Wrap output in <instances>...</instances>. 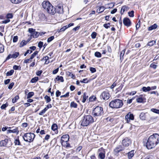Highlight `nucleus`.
<instances>
[{"label": "nucleus", "mask_w": 159, "mask_h": 159, "mask_svg": "<svg viewBox=\"0 0 159 159\" xmlns=\"http://www.w3.org/2000/svg\"><path fill=\"white\" fill-rule=\"evenodd\" d=\"M93 117L90 115L84 116L80 121L81 125L84 127L87 126L94 122Z\"/></svg>", "instance_id": "obj_1"}, {"label": "nucleus", "mask_w": 159, "mask_h": 159, "mask_svg": "<svg viewBox=\"0 0 159 159\" xmlns=\"http://www.w3.org/2000/svg\"><path fill=\"white\" fill-rule=\"evenodd\" d=\"M43 7L49 14H53L54 7L48 1H44L42 3Z\"/></svg>", "instance_id": "obj_2"}, {"label": "nucleus", "mask_w": 159, "mask_h": 159, "mask_svg": "<svg viewBox=\"0 0 159 159\" xmlns=\"http://www.w3.org/2000/svg\"><path fill=\"white\" fill-rule=\"evenodd\" d=\"M123 105L122 100L116 99L112 101L109 104V106L112 108H119L121 107Z\"/></svg>", "instance_id": "obj_3"}, {"label": "nucleus", "mask_w": 159, "mask_h": 159, "mask_svg": "<svg viewBox=\"0 0 159 159\" xmlns=\"http://www.w3.org/2000/svg\"><path fill=\"white\" fill-rule=\"evenodd\" d=\"M104 111L103 108L99 106L96 107L92 111V114L94 117H99L103 115Z\"/></svg>", "instance_id": "obj_4"}, {"label": "nucleus", "mask_w": 159, "mask_h": 159, "mask_svg": "<svg viewBox=\"0 0 159 159\" xmlns=\"http://www.w3.org/2000/svg\"><path fill=\"white\" fill-rule=\"evenodd\" d=\"M35 137V134L31 133H25L23 136V138L24 140L29 143L33 141Z\"/></svg>", "instance_id": "obj_5"}, {"label": "nucleus", "mask_w": 159, "mask_h": 159, "mask_svg": "<svg viewBox=\"0 0 159 159\" xmlns=\"http://www.w3.org/2000/svg\"><path fill=\"white\" fill-rule=\"evenodd\" d=\"M69 139V135L67 134L63 135L61 138V143L63 146L69 147H70V144L68 143Z\"/></svg>", "instance_id": "obj_6"}, {"label": "nucleus", "mask_w": 159, "mask_h": 159, "mask_svg": "<svg viewBox=\"0 0 159 159\" xmlns=\"http://www.w3.org/2000/svg\"><path fill=\"white\" fill-rule=\"evenodd\" d=\"M148 139L154 144H155L156 146L159 143V135L157 134L151 135Z\"/></svg>", "instance_id": "obj_7"}, {"label": "nucleus", "mask_w": 159, "mask_h": 159, "mask_svg": "<svg viewBox=\"0 0 159 159\" xmlns=\"http://www.w3.org/2000/svg\"><path fill=\"white\" fill-rule=\"evenodd\" d=\"M55 11L53 13V14L56 12L59 14H62L63 13V8L62 6L59 5H57L56 8H54Z\"/></svg>", "instance_id": "obj_8"}, {"label": "nucleus", "mask_w": 159, "mask_h": 159, "mask_svg": "<svg viewBox=\"0 0 159 159\" xmlns=\"http://www.w3.org/2000/svg\"><path fill=\"white\" fill-rule=\"evenodd\" d=\"M98 157L101 159H104L105 157V151L102 148H99L98 150Z\"/></svg>", "instance_id": "obj_9"}, {"label": "nucleus", "mask_w": 159, "mask_h": 159, "mask_svg": "<svg viewBox=\"0 0 159 159\" xmlns=\"http://www.w3.org/2000/svg\"><path fill=\"white\" fill-rule=\"evenodd\" d=\"M110 95L108 92L107 91L103 92L100 96L101 98L104 100H107L110 97Z\"/></svg>", "instance_id": "obj_10"}, {"label": "nucleus", "mask_w": 159, "mask_h": 159, "mask_svg": "<svg viewBox=\"0 0 159 159\" xmlns=\"http://www.w3.org/2000/svg\"><path fill=\"white\" fill-rule=\"evenodd\" d=\"M131 143L130 139L128 138H125L122 141L123 146L125 147L129 146Z\"/></svg>", "instance_id": "obj_11"}, {"label": "nucleus", "mask_w": 159, "mask_h": 159, "mask_svg": "<svg viewBox=\"0 0 159 159\" xmlns=\"http://www.w3.org/2000/svg\"><path fill=\"white\" fill-rule=\"evenodd\" d=\"M156 144H154L151 141L148 139L147 142L146 143V147L148 149H151L155 147Z\"/></svg>", "instance_id": "obj_12"}, {"label": "nucleus", "mask_w": 159, "mask_h": 159, "mask_svg": "<svg viewBox=\"0 0 159 159\" xmlns=\"http://www.w3.org/2000/svg\"><path fill=\"white\" fill-rule=\"evenodd\" d=\"M134 119V116L130 112L129 113L125 116V119L126 120L127 123H129L130 120H133Z\"/></svg>", "instance_id": "obj_13"}, {"label": "nucleus", "mask_w": 159, "mask_h": 159, "mask_svg": "<svg viewBox=\"0 0 159 159\" xmlns=\"http://www.w3.org/2000/svg\"><path fill=\"white\" fill-rule=\"evenodd\" d=\"M124 24L127 27L130 26L131 25V22L129 18L125 17L123 20Z\"/></svg>", "instance_id": "obj_14"}, {"label": "nucleus", "mask_w": 159, "mask_h": 159, "mask_svg": "<svg viewBox=\"0 0 159 159\" xmlns=\"http://www.w3.org/2000/svg\"><path fill=\"white\" fill-rule=\"evenodd\" d=\"M123 150L122 147L120 145L117 146L114 149V152L115 154H116L119 152Z\"/></svg>", "instance_id": "obj_15"}, {"label": "nucleus", "mask_w": 159, "mask_h": 159, "mask_svg": "<svg viewBox=\"0 0 159 159\" xmlns=\"http://www.w3.org/2000/svg\"><path fill=\"white\" fill-rule=\"evenodd\" d=\"M7 133L9 134L11 133H16L17 134H18L19 132V131L18 130V129L17 127L15 129H8L7 130Z\"/></svg>", "instance_id": "obj_16"}, {"label": "nucleus", "mask_w": 159, "mask_h": 159, "mask_svg": "<svg viewBox=\"0 0 159 159\" xmlns=\"http://www.w3.org/2000/svg\"><path fill=\"white\" fill-rule=\"evenodd\" d=\"M89 96L87 93L85 92L84 93L83 95H82L80 100H81V98H83L82 100V101L84 103L87 99L88 98Z\"/></svg>", "instance_id": "obj_17"}, {"label": "nucleus", "mask_w": 159, "mask_h": 159, "mask_svg": "<svg viewBox=\"0 0 159 159\" xmlns=\"http://www.w3.org/2000/svg\"><path fill=\"white\" fill-rule=\"evenodd\" d=\"M146 99L144 97L140 96L138 98L136 99V101L138 103H142L145 101Z\"/></svg>", "instance_id": "obj_18"}, {"label": "nucleus", "mask_w": 159, "mask_h": 159, "mask_svg": "<svg viewBox=\"0 0 159 159\" xmlns=\"http://www.w3.org/2000/svg\"><path fill=\"white\" fill-rule=\"evenodd\" d=\"M8 141V139L1 141L0 142V145L1 146H6Z\"/></svg>", "instance_id": "obj_19"}, {"label": "nucleus", "mask_w": 159, "mask_h": 159, "mask_svg": "<svg viewBox=\"0 0 159 159\" xmlns=\"http://www.w3.org/2000/svg\"><path fill=\"white\" fill-rule=\"evenodd\" d=\"M134 151L132 150L128 153V157L129 159H131L134 155Z\"/></svg>", "instance_id": "obj_20"}, {"label": "nucleus", "mask_w": 159, "mask_h": 159, "mask_svg": "<svg viewBox=\"0 0 159 159\" xmlns=\"http://www.w3.org/2000/svg\"><path fill=\"white\" fill-rule=\"evenodd\" d=\"M129 7H127L126 6H124L122 7L120 13L121 14H123L124 12L125 11H127L128 10Z\"/></svg>", "instance_id": "obj_21"}, {"label": "nucleus", "mask_w": 159, "mask_h": 159, "mask_svg": "<svg viewBox=\"0 0 159 159\" xmlns=\"http://www.w3.org/2000/svg\"><path fill=\"white\" fill-rule=\"evenodd\" d=\"M39 34L40 33L38 32L34 31L31 34V36L32 37L34 38H37L39 36Z\"/></svg>", "instance_id": "obj_22"}, {"label": "nucleus", "mask_w": 159, "mask_h": 159, "mask_svg": "<svg viewBox=\"0 0 159 159\" xmlns=\"http://www.w3.org/2000/svg\"><path fill=\"white\" fill-rule=\"evenodd\" d=\"M157 27V25L156 24H154L153 25L151 26L148 28V30L149 31L155 29Z\"/></svg>", "instance_id": "obj_23"}, {"label": "nucleus", "mask_w": 159, "mask_h": 159, "mask_svg": "<svg viewBox=\"0 0 159 159\" xmlns=\"http://www.w3.org/2000/svg\"><path fill=\"white\" fill-rule=\"evenodd\" d=\"M56 80L57 81H60L61 82H63L64 81V80L63 79V78L62 76H59L58 75L57 77L55 78V80Z\"/></svg>", "instance_id": "obj_24"}, {"label": "nucleus", "mask_w": 159, "mask_h": 159, "mask_svg": "<svg viewBox=\"0 0 159 159\" xmlns=\"http://www.w3.org/2000/svg\"><path fill=\"white\" fill-rule=\"evenodd\" d=\"M139 117L141 120H145L146 117L145 113L143 112L141 113L139 115Z\"/></svg>", "instance_id": "obj_25"}, {"label": "nucleus", "mask_w": 159, "mask_h": 159, "mask_svg": "<svg viewBox=\"0 0 159 159\" xmlns=\"http://www.w3.org/2000/svg\"><path fill=\"white\" fill-rule=\"evenodd\" d=\"M105 7L104 6H101L97 10V11H99V13H100L102 12L105 9Z\"/></svg>", "instance_id": "obj_26"}, {"label": "nucleus", "mask_w": 159, "mask_h": 159, "mask_svg": "<svg viewBox=\"0 0 159 159\" xmlns=\"http://www.w3.org/2000/svg\"><path fill=\"white\" fill-rule=\"evenodd\" d=\"M125 50L124 49L121 52L120 54V60H121V61H122L123 60V56L125 54Z\"/></svg>", "instance_id": "obj_27"}, {"label": "nucleus", "mask_w": 159, "mask_h": 159, "mask_svg": "<svg viewBox=\"0 0 159 159\" xmlns=\"http://www.w3.org/2000/svg\"><path fill=\"white\" fill-rule=\"evenodd\" d=\"M142 90L144 92H147L150 90V87L148 86L146 87H143L142 88Z\"/></svg>", "instance_id": "obj_28"}, {"label": "nucleus", "mask_w": 159, "mask_h": 159, "mask_svg": "<svg viewBox=\"0 0 159 159\" xmlns=\"http://www.w3.org/2000/svg\"><path fill=\"white\" fill-rule=\"evenodd\" d=\"M27 44L26 41L24 40H23L20 43L19 47L21 48Z\"/></svg>", "instance_id": "obj_29"}, {"label": "nucleus", "mask_w": 159, "mask_h": 159, "mask_svg": "<svg viewBox=\"0 0 159 159\" xmlns=\"http://www.w3.org/2000/svg\"><path fill=\"white\" fill-rule=\"evenodd\" d=\"M51 129L53 131H55L57 129V125L56 124H53L51 126Z\"/></svg>", "instance_id": "obj_30"}, {"label": "nucleus", "mask_w": 159, "mask_h": 159, "mask_svg": "<svg viewBox=\"0 0 159 159\" xmlns=\"http://www.w3.org/2000/svg\"><path fill=\"white\" fill-rule=\"evenodd\" d=\"M34 93L33 92H30L27 94V98H30L34 95Z\"/></svg>", "instance_id": "obj_31"}, {"label": "nucleus", "mask_w": 159, "mask_h": 159, "mask_svg": "<svg viewBox=\"0 0 159 159\" xmlns=\"http://www.w3.org/2000/svg\"><path fill=\"white\" fill-rule=\"evenodd\" d=\"M19 98V97L18 95H16L15 97L14 98L12 99V102L13 103H15L17 101Z\"/></svg>", "instance_id": "obj_32"}, {"label": "nucleus", "mask_w": 159, "mask_h": 159, "mask_svg": "<svg viewBox=\"0 0 159 159\" xmlns=\"http://www.w3.org/2000/svg\"><path fill=\"white\" fill-rule=\"evenodd\" d=\"M44 98L45 100L47 103H48L50 102L51 101V99L50 97L47 95H46L45 96Z\"/></svg>", "instance_id": "obj_33"}, {"label": "nucleus", "mask_w": 159, "mask_h": 159, "mask_svg": "<svg viewBox=\"0 0 159 159\" xmlns=\"http://www.w3.org/2000/svg\"><path fill=\"white\" fill-rule=\"evenodd\" d=\"M14 70H11L10 71H8L6 73L7 76L11 75L13 73Z\"/></svg>", "instance_id": "obj_34"}, {"label": "nucleus", "mask_w": 159, "mask_h": 159, "mask_svg": "<svg viewBox=\"0 0 159 159\" xmlns=\"http://www.w3.org/2000/svg\"><path fill=\"white\" fill-rule=\"evenodd\" d=\"M11 2L15 4H18L20 3L22 0H10Z\"/></svg>", "instance_id": "obj_35"}, {"label": "nucleus", "mask_w": 159, "mask_h": 159, "mask_svg": "<svg viewBox=\"0 0 159 159\" xmlns=\"http://www.w3.org/2000/svg\"><path fill=\"white\" fill-rule=\"evenodd\" d=\"M38 51H35L31 55L30 57V59H32L36 56V55L38 54Z\"/></svg>", "instance_id": "obj_36"}, {"label": "nucleus", "mask_w": 159, "mask_h": 159, "mask_svg": "<svg viewBox=\"0 0 159 159\" xmlns=\"http://www.w3.org/2000/svg\"><path fill=\"white\" fill-rule=\"evenodd\" d=\"M49 58V57L48 56H46L45 57H44L43 58V60H44L45 61V63L46 64H48L49 63V61H48V60Z\"/></svg>", "instance_id": "obj_37"}, {"label": "nucleus", "mask_w": 159, "mask_h": 159, "mask_svg": "<svg viewBox=\"0 0 159 159\" xmlns=\"http://www.w3.org/2000/svg\"><path fill=\"white\" fill-rule=\"evenodd\" d=\"M8 103L7 102L5 104L2 105L1 107V108L2 109H5L8 106Z\"/></svg>", "instance_id": "obj_38"}, {"label": "nucleus", "mask_w": 159, "mask_h": 159, "mask_svg": "<svg viewBox=\"0 0 159 159\" xmlns=\"http://www.w3.org/2000/svg\"><path fill=\"white\" fill-rule=\"evenodd\" d=\"M38 80V77H35L33 78L31 80V82L32 83H34L36 82Z\"/></svg>", "instance_id": "obj_39"}, {"label": "nucleus", "mask_w": 159, "mask_h": 159, "mask_svg": "<svg viewBox=\"0 0 159 159\" xmlns=\"http://www.w3.org/2000/svg\"><path fill=\"white\" fill-rule=\"evenodd\" d=\"M4 50V46L1 44H0V53L3 52Z\"/></svg>", "instance_id": "obj_40"}, {"label": "nucleus", "mask_w": 159, "mask_h": 159, "mask_svg": "<svg viewBox=\"0 0 159 159\" xmlns=\"http://www.w3.org/2000/svg\"><path fill=\"white\" fill-rule=\"evenodd\" d=\"M95 56L98 57H101V54L100 52H96L95 53Z\"/></svg>", "instance_id": "obj_41"}, {"label": "nucleus", "mask_w": 159, "mask_h": 159, "mask_svg": "<svg viewBox=\"0 0 159 159\" xmlns=\"http://www.w3.org/2000/svg\"><path fill=\"white\" fill-rule=\"evenodd\" d=\"M70 106L71 107H73L74 108H76L77 107V104L75 102H73L70 103Z\"/></svg>", "instance_id": "obj_42"}, {"label": "nucleus", "mask_w": 159, "mask_h": 159, "mask_svg": "<svg viewBox=\"0 0 159 159\" xmlns=\"http://www.w3.org/2000/svg\"><path fill=\"white\" fill-rule=\"evenodd\" d=\"M13 17V15L12 13H8L6 15V18L8 19L12 18Z\"/></svg>", "instance_id": "obj_43"}, {"label": "nucleus", "mask_w": 159, "mask_h": 159, "mask_svg": "<svg viewBox=\"0 0 159 159\" xmlns=\"http://www.w3.org/2000/svg\"><path fill=\"white\" fill-rule=\"evenodd\" d=\"M156 43V41L154 40H152L149 42L148 43V46H152L153 45Z\"/></svg>", "instance_id": "obj_44"}, {"label": "nucleus", "mask_w": 159, "mask_h": 159, "mask_svg": "<svg viewBox=\"0 0 159 159\" xmlns=\"http://www.w3.org/2000/svg\"><path fill=\"white\" fill-rule=\"evenodd\" d=\"M14 143L15 145H20V143L19 139H16L14 141Z\"/></svg>", "instance_id": "obj_45"}, {"label": "nucleus", "mask_w": 159, "mask_h": 159, "mask_svg": "<svg viewBox=\"0 0 159 159\" xmlns=\"http://www.w3.org/2000/svg\"><path fill=\"white\" fill-rule=\"evenodd\" d=\"M151 111H152L153 112L159 114V110L155 108H152L151 109Z\"/></svg>", "instance_id": "obj_46"}, {"label": "nucleus", "mask_w": 159, "mask_h": 159, "mask_svg": "<svg viewBox=\"0 0 159 159\" xmlns=\"http://www.w3.org/2000/svg\"><path fill=\"white\" fill-rule=\"evenodd\" d=\"M134 11H132L128 12L129 16L131 17H133L134 16Z\"/></svg>", "instance_id": "obj_47"}, {"label": "nucleus", "mask_w": 159, "mask_h": 159, "mask_svg": "<svg viewBox=\"0 0 159 159\" xmlns=\"http://www.w3.org/2000/svg\"><path fill=\"white\" fill-rule=\"evenodd\" d=\"M54 39V37L53 36H51L48 38L47 41L48 43H50Z\"/></svg>", "instance_id": "obj_48"}, {"label": "nucleus", "mask_w": 159, "mask_h": 159, "mask_svg": "<svg viewBox=\"0 0 159 159\" xmlns=\"http://www.w3.org/2000/svg\"><path fill=\"white\" fill-rule=\"evenodd\" d=\"M96 97L94 96H92L89 97V100L90 101H93L95 100Z\"/></svg>", "instance_id": "obj_49"}, {"label": "nucleus", "mask_w": 159, "mask_h": 159, "mask_svg": "<svg viewBox=\"0 0 159 159\" xmlns=\"http://www.w3.org/2000/svg\"><path fill=\"white\" fill-rule=\"evenodd\" d=\"M96 35H97L96 33L94 32H93L92 33L91 35V36L92 39H94L96 38Z\"/></svg>", "instance_id": "obj_50"}, {"label": "nucleus", "mask_w": 159, "mask_h": 159, "mask_svg": "<svg viewBox=\"0 0 159 159\" xmlns=\"http://www.w3.org/2000/svg\"><path fill=\"white\" fill-rule=\"evenodd\" d=\"M18 39V37L17 36H14L13 39V43H16L17 42Z\"/></svg>", "instance_id": "obj_51"}, {"label": "nucleus", "mask_w": 159, "mask_h": 159, "mask_svg": "<svg viewBox=\"0 0 159 159\" xmlns=\"http://www.w3.org/2000/svg\"><path fill=\"white\" fill-rule=\"evenodd\" d=\"M43 45V42L41 41H40L38 44V47L40 48V49H41Z\"/></svg>", "instance_id": "obj_52"}, {"label": "nucleus", "mask_w": 159, "mask_h": 159, "mask_svg": "<svg viewBox=\"0 0 159 159\" xmlns=\"http://www.w3.org/2000/svg\"><path fill=\"white\" fill-rule=\"evenodd\" d=\"M67 28V25L64 26H63L62 28H61L60 29V32L63 31H65Z\"/></svg>", "instance_id": "obj_53"}, {"label": "nucleus", "mask_w": 159, "mask_h": 159, "mask_svg": "<svg viewBox=\"0 0 159 159\" xmlns=\"http://www.w3.org/2000/svg\"><path fill=\"white\" fill-rule=\"evenodd\" d=\"M12 55L14 58H16L19 55V52H16Z\"/></svg>", "instance_id": "obj_54"}, {"label": "nucleus", "mask_w": 159, "mask_h": 159, "mask_svg": "<svg viewBox=\"0 0 159 159\" xmlns=\"http://www.w3.org/2000/svg\"><path fill=\"white\" fill-rule=\"evenodd\" d=\"M154 62L153 63H152L151 64L150 66L153 68L154 69H155L157 68V66L155 65L154 64Z\"/></svg>", "instance_id": "obj_55"}, {"label": "nucleus", "mask_w": 159, "mask_h": 159, "mask_svg": "<svg viewBox=\"0 0 159 159\" xmlns=\"http://www.w3.org/2000/svg\"><path fill=\"white\" fill-rule=\"evenodd\" d=\"M14 84V82L11 83L9 85L8 87V89H11L13 87V86Z\"/></svg>", "instance_id": "obj_56"}, {"label": "nucleus", "mask_w": 159, "mask_h": 159, "mask_svg": "<svg viewBox=\"0 0 159 159\" xmlns=\"http://www.w3.org/2000/svg\"><path fill=\"white\" fill-rule=\"evenodd\" d=\"M90 70L91 71V72L92 73H94L96 71V69L95 68L91 67L90 68Z\"/></svg>", "instance_id": "obj_57"}, {"label": "nucleus", "mask_w": 159, "mask_h": 159, "mask_svg": "<svg viewBox=\"0 0 159 159\" xmlns=\"http://www.w3.org/2000/svg\"><path fill=\"white\" fill-rule=\"evenodd\" d=\"M34 31H35V30L32 28H29L28 30V32L31 33V34Z\"/></svg>", "instance_id": "obj_58"}, {"label": "nucleus", "mask_w": 159, "mask_h": 159, "mask_svg": "<svg viewBox=\"0 0 159 159\" xmlns=\"http://www.w3.org/2000/svg\"><path fill=\"white\" fill-rule=\"evenodd\" d=\"M80 82L82 83H87L88 82V81L87 79H83L82 80H80Z\"/></svg>", "instance_id": "obj_59"}, {"label": "nucleus", "mask_w": 159, "mask_h": 159, "mask_svg": "<svg viewBox=\"0 0 159 159\" xmlns=\"http://www.w3.org/2000/svg\"><path fill=\"white\" fill-rule=\"evenodd\" d=\"M10 21L9 19H7L6 20H3L2 21V24H7L8 23H9Z\"/></svg>", "instance_id": "obj_60"}, {"label": "nucleus", "mask_w": 159, "mask_h": 159, "mask_svg": "<svg viewBox=\"0 0 159 159\" xmlns=\"http://www.w3.org/2000/svg\"><path fill=\"white\" fill-rule=\"evenodd\" d=\"M11 80L10 79H8L5 80L4 81V83L5 85L7 84L10 82Z\"/></svg>", "instance_id": "obj_61"}, {"label": "nucleus", "mask_w": 159, "mask_h": 159, "mask_svg": "<svg viewBox=\"0 0 159 159\" xmlns=\"http://www.w3.org/2000/svg\"><path fill=\"white\" fill-rule=\"evenodd\" d=\"M110 25V23H107V24H105L103 25V26L105 27L106 29H108L109 28V25Z\"/></svg>", "instance_id": "obj_62"}, {"label": "nucleus", "mask_w": 159, "mask_h": 159, "mask_svg": "<svg viewBox=\"0 0 159 159\" xmlns=\"http://www.w3.org/2000/svg\"><path fill=\"white\" fill-rule=\"evenodd\" d=\"M59 70V68H57V69H55L53 70L52 72V74H56L58 72Z\"/></svg>", "instance_id": "obj_63"}, {"label": "nucleus", "mask_w": 159, "mask_h": 159, "mask_svg": "<svg viewBox=\"0 0 159 159\" xmlns=\"http://www.w3.org/2000/svg\"><path fill=\"white\" fill-rule=\"evenodd\" d=\"M42 73V71L41 70H39V71H38L36 73V75H38V76H40L41 75V74Z\"/></svg>", "instance_id": "obj_64"}]
</instances>
